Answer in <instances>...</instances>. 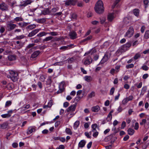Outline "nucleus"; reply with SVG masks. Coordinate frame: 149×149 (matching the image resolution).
<instances>
[{
	"label": "nucleus",
	"instance_id": "nucleus-1",
	"mask_svg": "<svg viewBox=\"0 0 149 149\" xmlns=\"http://www.w3.org/2000/svg\"><path fill=\"white\" fill-rule=\"evenodd\" d=\"M94 9L95 12L97 13L101 14L104 11V7L102 1L98 0L95 4Z\"/></svg>",
	"mask_w": 149,
	"mask_h": 149
},
{
	"label": "nucleus",
	"instance_id": "nucleus-2",
	"mask_svg": "<svg viewBox=\"0 0 149 149\" xmlns=\"http://www.w3.org/2000/svg\"><path fill=\"white\" fill-rule=\"evenodd\" d=\"M131 46V44L130 42H129L122 46L119 51L121 52H123L127 50Z\"/></svg>",
	"mask_w": 149,
	"mask_h": 149
},
{
	"label": "nucleus",
	"instance_id": "nucleus-3",
	"mask_svg": "<svg viewBox=\"0 0 149 149\" xmlns=\"http://www.w3.org/2000/svg\"><path fill=\"white\" fill-rule=\"evenodd\" d=\"M9 72L10 74L11 75L12 80L13 82L17 81L18 79L17 77L18 75V73L13 70L10 71Z\"/></svg>",
	"mask_w": 149,
	"mask_h": 149
},
{
	"label": "nucleus",
	"instance_id": "nucleus-4",
	"mask_svg": "<svg viewBox=\"0 0 149 149\" xmlns=\"http://www.w3.org/2000/svg\"><path fill=\"white\" fill-rule=\"evenodd\" d=\"M109 58V53H106L105 54L100 63L102 64H103L107 61Z\"/></svg>",
	"mask_w": 149,
	"mask_h": 149
},
{
	"label": "nucleus",
	"instance_id": "nucleus-5",
	"mask_svg": "<svg viewBox=\"0 0 149 149\" xmlns=\"http://www.w3.org/2000/svg\"><path fill=\"white\" fill-rule=\"evenodd\" d=\"M134 31L133 29H129V30L126 33L125 36L130 38L132 36L134 33Z\"/></svg>",
	"mask_w": 149,
	"mask_h": 149
},
{
	"label": "nucleus",
	"instance_id": "nucleus-6",
	"mask_svg": "<svg viewBox=\"0 0 149 149\" xmlns=\"http://www.w3.org/2000/svg\"><path fill=\"white\" fill-rule=\"evenodd\" d=\"M76 107V104H72L68 107L65 110V112L68 113L69 112L74 111H75Z\"/></svg>",
	"mask_w": 149,
	"mask_h": 149
},
{
	"label": "nucleus",
	"instance_id": "nucleus-7",
	"mask_svg": "<svg viewBox=\"0 0 149 149\" xmlns=\"http://www.w3.org/2000/svg\"><path fill=\"white\" fill-rule=\"evenodd\" d=\"M76 2V0H67L65 1V5L69 6L70 5H74Z\"/></svg>",
	"mask_w": 149,
	"mask_h": 149
},
{
	"label": "nucleus",
	"instance_id": "nucleus-8",
	"mask_svg": "<svg viewBox=\"0 0 149 149\" xmlns=\"http://www.w3.org/2000/svg\"><path fill=\"white\" fill-rule=\"evenodd\" d=\"M0 9L2 10H6L8 9V6L4 3L0 4Z\"/></svg>",
	"mask_w": 149,
	"mask_h": 149
},
{
	"label": "nucleus",
	"instance_id": "nucleus-9",
	"mask_svg": "<svg viewBox=\"0 0 149 149\" xmlns=\"http://www.w3.org/2000/svg\"><path fill=\"white\" fill-rule=\"evenodd\" d=\"M131 21L130 18H128V17H126L124 18L123 21L124 23V27H126V25L128 24H130V23Z\"/></svg>",
	"mask_w": 149,
	"mask_h": 149
},
{
	"label": "nucleus",
	"instance_id": "nucleus-10",
	"mask_svg": "<svg viewBox=\"0 0 149 149\" xmlns=\"http://www.w3.org/2000/svg\"><path fill=\"white\" fill-rule=\"evenodd\" d=\"M69 36L72 39H74L77 38L76 33L74 31L70 32L69 33Z\"/></svg>",
	"mask_w": 149,
	"mask_h": 149
},
{
	"label": "nucleus",
	"instance_id": "nucleus-11",
	"mask_svg": "<svg viewBox=\"0 0 149 149\" xmlns=\"http://www.w3.org/2000/svg\"><path fill=\"white\" fill-rule=\"evenodd\" d=\"M64 84L63 83L61 82L59 85V90L56 92L57 94L61 93L63 91Z\"/></svg>",
	"mask_w": 149,
	"mask_h": 149
},
{
	"label": "nucleus",
	"instance_id": "nucleus-12",
	"mask_svg": "<svg viewBox=\"0 0 149 149\" xmlns=\"http://www.w3.org/2000/svg\"><path fill=\"white\" fill-rule=\"evenodd\" d=\"M92 61V59L91 57L88 56L86 58L84 62V64L85 65H88L91 64Z\"/></svg>",
	"mask_w": 149,
	"mask_h": 149
},
{
	"label": "nucleus",
	"instance_id": "nucleus-13",
	"mask_svg": "<svg viewBox=\"0 0 149 149\" xmlns=\"http://www.w3.org/2000/svg\"><path fill=\"white\" fill-rule=\"evenodd\" d=\"M115 16H114L113 13H109L108 15L107 19L109 21H112L114 18Z\"/></svg>",
	"mask_w": 149,
	"mask_h": 149
},
{
	"label": "nucleus",
	"instance_id": "nucleus-14",
	"mask_svg": "<svg viewBox=\"0 0 149 149\" xmlns=\"http://www.w3.org/2000/svg\"><path fill=\"white\" fill-rule=\"evenodd\" d=\"M39 31V30L38 29H36L32 31L31 33H30L28 34V36L29 37H31L37 33Z\"/></svg>",
	"mask_w": 149,
	"mask_h": 149
},
{
	"label": "nucleus",
	"instance_id": "nucleus-15",
	"mask_svg": "<svg viewBox=\"0 0 149 149\" xmlns=\"http://www.w3.org/2000/svg\"><path fill=\"white\" fill-rule=\"evenodd\" d=\"M146 119H143L142 121L140 123V124L141 125H144V127L145 128H148L149 127V123L148 124H145L146 122Z\"/></svg>",
	"mask_w": 149,
	"mask_h": 149
},
{
	"label": "nucleus",
	"instance_id": "nucleus-16",
	"mask_svg": "<svg viewBox=\"0 0 149 149\" xmlns=\"http://www.w3.org/2000/svg\"><path fill=\"white\" fill-rule=\"evenodd\" d=\"M100 109V108L98 105L93 106L91 108V110L93 112H97Z\"/></svg>",
	"mask_w": 149,
	"mask_h": 149
},
{
	"label": "nucleus",
	"instance_id": "nucleus-17",
	"mask_svg": "<svg viewBox=\"0 0 149 149\" xmlns=\"http://www.w3.org/2000/svg\"><path fill=\"white\" fill-rule=\"evenodd\" d=\"M40 53V52L39 51H37L34 52L31 56V57L34 58L36 57Z\"/></svg>",
	"mask_w": 149,
	"mask_h": 149
},
{
	"label": "nucleus",
	"instance_id": "nucleus-18",
	"mask_svg": "<svg viewBox=\"0 0 149 149\" xmlns=\"http://www.w3.org/2000/svg\"><path fill=\"white\" fill-rule=\"evenodd\" d=\"M36 130L35 128L33 127H30L28 129L27 133L28 134H30L33 132H35Z\"/></svg>",
	"mask_w": 149,
	"mask_h": 149
},
{
	"label": "nucleus",
	"instance_id": "nucleus-19",
	"mask_svg": "<svg viewBox=\"0 0 149 149\" xmlns=\"http://www.w3.org/2000/svg\"><path fill=\"white\" fill-rule=\"evenodd\" d=\"M86 142L84 140H81L79 143L78 147L79 148H83L84 147L85 145Z\"/></svg>",
	"mask_w": 149,
	"mask_h": 149
},
{
	"label": "nucleus",
	"instance_id": "nucleus-20",
	"mask_svg": "<svg viewBox=\"0 0 149 149\" xmlns=\"http://www.w3.org/2000/svg\"><path fill=\"white\" fill-rule=\"evenodd\" d=\"M8 123L7 122L3 123L2 124L0 125V128L2 129H6L7 128Z\"/></svg>",
	"mask_w": 149,
	"mask_h": 149
},
{
	"label": "nucleus",
	"instance_id": "nucleus-21",
	"mask_svg": "<svg viewBox=\"0 0 149 149\" xmlns=\"http://www.w3.org/2000/svg\"><path fill=\"white\" fill-rule=\"evenodd\" d=\"M30 107V105L29 104H27L26 105H24L21 107L20 108V109L22 111H25L29 109Z\"/></svg>",
	"mask_w": 149,
	"mask_h": 149
},
{
	"label": "nucleus",
	"instance_id": "nucleus-22",
	"mask_svg": "<svg viewBox=\"0 0 149 149\" xmlns=\"http://www.w3.org/2000/svg\"><path fill=\"white\" fill-rule=\"evenodd\" d=\"M84 79L87 82H90L92 80V78L91 76H86L84 77Z\"/></svg>",
	"mask_w": 149,
	"mask_h": 149
},
{
	"label": "nucleus",
	"instance_id": "nucleus-23",
	"mask_svg": "<svg viewBox=\"0 0 149 149\" xmlns=\"http://www.w3.org/2000/svg\"><path fill=\"white\" fill-rule=\"evenodd\" d=\"M133 12L135 16L138 17L139 13V10L138 9L136 8L134 9Z\"/></svg>",
	"mask_w": 149,
	"mask_h": 149
},
{
	"label": "nucleus",
	"instance_id": "nucleus-24",
	"mask_svg": "<svg viewBox=\"0 0 149 149\" xmlns=\"http://www.w3.org/2000/svg\"><path fill=\"white\" fill-rule=\"evenodd\" d=\"M7 26L9 28H15L17 27L16 24L12 23H8L7 24Z\"/></svg>",
	"mask_w": 149,
	"mask_h": 149
},
{
	"label": "nucleus",
	"instance_id": "nucleus-25",
	"mask_svg": "<svg viewBox=\"0 0 149 149\" xmlns=\"http://www.w3.org/2000/svg\"><path fill=\"white\" fill-rule=\"evenodd\" d=\"M8 58L9 61H13L16 59V56L15 55H10L8 56Z\"/></svg>",
	"mask_w": 149,
	"mask_h": 149
},
{
	"label": "nucleus",
	"instance_id": "nucleus-26",
	"mask_svg": "<svg viewBox=\"0 0 149 149\" xmlns=\"http://www.w3.org/2000/svg\"><path fill=\"white\" fill-rule=\"evenodd\" d=\"M134 130L131 128H129L127 130L128 134L130 135H132L134 132Z\"/></svg>",
	"mask_w": 149,
	"mask_h": 149
},
{
	"label": "nucleus",
	"instance_id": "nucleus-27",
	"mask_svg": "<svg viewBox=\"0 0 149 149\" xmlns=\"http://www.w3.org/2000/svg\"><path fill=\"white\" fill-rule=\"evenodd\" d=\"M36 21L38 23H42L45 22V19L44 18L38 19L36 20Z\"/></svg>",
	"mask_w": 149,
	"mask_h": 149
},
{
	"label": "nucleus",
	"instance_id": "nucleus-28",
	"mask_svg": "<svg viewBox=\"0 0 149 149\" xmlns=\"http://www.w3.org/2000/svg\"><path fill=\"white\" fill-rule=\"evenodd\" d=\"M97 125L96 124H93L91 126V127L92 128V131L93 132L96 131V128L97 127Z\"/></svg>",
	"mask_w": 149,
	"mask_h": 149
},
{
	"label": "nucleus",
	"instance_id": "nucleus-29",
	"mask_svg": "<svg viewBox=\"0 0 149 149\" xmlns=\"http://www.w3.org/2000/svg\"><path fill=\"white\" fill-rule=\"evenodd\" d=\"M66 133L68 134L71 135L72 134V132L71 130L69 128H66L65 130Z\"/></svg>",
	"mask_w": 149,
	"mask_h": 149
},
{
	"label": "nucleus",
	"instance_id": "nucleus-30",
	"mask_svg": "<svg viewBox=\"0 0 149 149\" xmlns=\"http://www.w3.org/2000/svg\"><path fill=\"white\" fill-rule=\"evenodd\" d=\"M70 16L72 18L76 19L77 18V15L75 13H70Z\"/></svg>",
	"mask_w": 149,
	"mask_h": 149
},
{
	"label": "nucleus",
	"instance_id": "nucleus-31",
	"mask_svg": "<svg viewBox=\"0 0 149 149\" xmlns=\"http://www.w3.org/2000/svg\"><path fill=\"white\" fill-rule=\"evenodd\" d=\"M80 122L79 121H76L74 124V129H76L79 126Z\"/></svg>",
	"mask_w": 149,
	"mask_h": 149
},
{
	"label": "nucleus",
	"instance_id": "nucleus-32",
	"mask_svg": "<svg viewBox=\"0 0 149 149\" xmlns=\"http://www.w3.org/2000/svg\"><path fill=\"white\" fill-rule=\"evenodd\" d=\"M95 92L94 91H92L90 94L88 95V97L90 98L94 97L95 96Z\"/></svg>",
	"mask_w": 149,
	"mask_h": 149
},
{
	"label": "nucleus",
	"instance_id": "nucleus-33",
	"mask_svg": "<svg viewBox=\"0 0 149 149\" xmlns=\"http://www.w3.org/2000/svg\"><path fill=\"white\" fill-rule=\"evenodd\" d=\"M23 18L21 17H17L14 19V20L16 22L22 21L23 20Z\"/></svg>",
	"mask_w": 149,
	"mask_h": 149
},
{
	"label": "nucleus",
	"instance_id": "nucleus-34",
	"mask_svg": "<svg viewBox=\"0 0 149 149\" xmlns=\"http://www.w3.org/2000/svg\"><path fill=\"white\" fill-rule=\"evenodd\" d=\"M48 34V33H46L45 32H42L40 33L37 35V36L38 37H42V36L45 35L46 34Z\"/></svg>",
	"mask_w": 149,
	"mask_h": 149
},
{
	"label": "nucleus",
	"instance_id": "nucleus-35",
	"mask_svg": "<svg viewBox=\"0 0 149 149\" xmlns=\"http://www.w3.org/2000/svg\"><path fill=\"white\" fill-rule=\"evenodd\" d=\"M144 36L145 38L146 39L149 38V30L146 31Z\"/></svg>",
	"mask_w": 149,
	"mask_h": 149
},
{
	"label": "nucleus",
	"instance_id": "nucleus-36",
	"mask_svg": "<svg viewBox=\"0 0 149 149\" xmlns=\"http://www.w3.org/2000/svg\"><path fill=\"white\" fill-rule=\"evenodd\" d=\"M112 118V114H108L107 117L106 118V120L108 121H110Z\"/></svg>",
	"mask_w": 149,
	"mask_h": 149
},
{
	"label": "nucleus",
	"instance_id": "nucleus-37",
	"mask_svg": "<svg viewBox=\"0 0 149 149\" xmlns=\"http://www.w3.org/2000/svg\"><path fill=\"white\" fill-rule=\"evenodd\" d=\"M53 37L51 36H49L46 37L45 39L43 40V41H47L51 40L53 38Z\"/></svg>",
	"mask_w": 149,
	"mask_h": 149
},
{
	"label": "nucleus",
	"instance_id": "nucleus-38",
	"mask_svg": "<svg viewBox=\"0 0 149 149\" xmlns=\"http://www.w3.org/2000/svg\"><path fill=\"white\" fill-rule=\"evenodd\" d=\"M64 64L63 61H60L55 63L53 65H62Z\"/></svg>",
	"mask_w": 149,
	"mask_h": 149
},
{
	"label": "nucleus",
	"instance_id": "nucleus-39",
	"mask_svg": "<svg viewBox=\"0 0 149 149\" xmlns=\"http://www.w3.org/2000/svg\"><path fill=\"white\" fill-rule=\"evenodd\" d=\"M11 116V115H9V114H8V113L7 114H2L1 115V116L3 118H9V117H10Z\"/></svg>",
	"mask_w": 149,
	"mask_h": 149
},
{
	"label": "nucleus",
	"instance_id": "nucleus-40",
	"mask_svg": "<svg viewBox=\"0 0 149 149\" xmlns=\"http://www.w3.org/2000/svg\"><path fill=\"white\" fill-rule=\"evenodd\" d=\"M140 56L141 55L140 54L137 53L134 57V60H136L137 59L139 58H140Z\"/></svg>",
	"mask_w": 149,
	"mask_h": 149
},
{
	"label": "nucleus",
	"instance_id": "nucleus-41",
	"mask_svg": "<svg viewBox=\"0 0 149 149\" xmlns=\"http://www.w3.org/2000/svg\"><path fill=\"white\" fill-rule=\"evenodd\" d=\"M16 4V1H13L12 2L10 1L9 3V5H11V7H13Z\"/></svg>",
	"mask_w": 149,
	"mask_h": 149
},
{
	"label": "nucleus",
	"instance_id": "nucleus-42",
	"mask_svg": "<svg viewBox=\"0 0 149 149\" xmlns=\"http://www.w3.org/2000/svg\"><path fill=\"white\" fill-rule=\"evenodd\" d=\"M12 102L10 101H8L6 103L5 107H8L11 105Z\"/></svg>",
	"mask_w": 149,
	"mask_h": 149
},
{
	"label": "nucleus",
	"instance_id": "nucleus-43",
	"mask_svg": "<svg viewBox=\"0 0 149 149\" xmlns=\"http://www.w3.org/2000/svg\"><path fill=\"white\" fill-rule=\"evenodd\" d=\"M48 34H49L52 36H55L57 35V33L56 32H51L49 33H48Z\"/></svg>",
	"mask_w": 149,
	"mask_h": 149
},
{
	"label": "nucleus",
	"instance_id": "nucleus-44",
	"mask_svg": "<svg viewBox=\"0 0 149 149\" xmlns=\"http://www.w3.org/2000/svg\"><path fill=\"white\" fill-rule=\"evenodd\" d=\"M134 67V65L133 64H131L127 65L126 66V68L127 69L132 68Z\"/></svg>",
	"mask_w": 149,
	"mask_h": 149
},
{
	"label": "nucleus",
	"instance_id": "nucleus-45",
	"mask_svg": "<svg viewBox=\"0 0 149 149\" xmlns=\"http://www.w3.org/2000/svg\"><path fill=\"white\" fill-rule=\"evenodd\" d=\"M98 132L97 131L95 132H93V136L95 138H96L98 135Z\"/></svg>",
	"mask_w": 149,
	"mask_h": 149
},
{
	"label": "nucleus",
	"instance_id": "nucleus-46",
	"mask_svg": "<svg viewBox=\"0 0 149 149\" xmlns=\"http://www.w3.org/2000/svg\"><path fill=\"white\" fill-rule=\"evenodd\" d=\"M74 60V57H72L68 59V62L69 63H72Z\"/></svg>",
	"mask_w": 149,
	"mask_h": 149
},
{
	"label": "nucleus",
	"instance_id": "nucleus-47",
	"mask_svg": "<svg viewBox=\"0 0 149 149\" xmlns=\"http://www.w3.org/2000/svg\"><path fill=\"white\" fill-rule=\"evenodd\" d=\"M129 101L126 98H124L122 101V103L123 104H125L127 103Z\"/></svg>",
	"mask_w": 149,
	"mask_h": 149
},
{
	"label": "nucleus",
	"instance_id": "nucleus-48",
	"mask_svg": "<svg viewBox=\"0 0 149 149\" xmlns=\"http://www.w3.org/2000/svg\"><path fill=\"white\" fill-rule=\"evenodd\" d=\"M142 68L143 70L145 71H147L148 70V67L146 65H143L142 67Z\"/></svg>",
	"mask_w": 149,
	"mask_h": 149
},
{
	"label": "nucleus",
	"instance_id": "nucleus-49",
	"mask_svg": "<svg viewBox=\"0 0 149 149\" xmlns=\"http://www.w3.org/2000/svg\"><path fill=\"white\" fill-rule=\"evenodd\" d=\"M85 135L88 138L91 139V136L90 135L89 133L88 132H85Z\"/></svg>",
	"mask_w": 149,
	"mask_h": 149
},
{
	"label": "nucleus",
	"instance_id": "nucleus-50",
	"mask_svg": "<svg viewBox=\"0 0 149 149\" xmlns=\"http://www.w3.org/2000/svg\"><path fill=\"white\" fill-rule=\"evenodd\" d=\"M12 134L10 132H8L7 133L6 135V138L8 140H9V136H10Z\"/></svg>",
	"mask_w": 149,
	"mask_h": 149
},
{
	"label": "nucleus",
	"instance_id": "nucleus-51",
	"mask_svg": "<svg viewBox=\"0 0 149 149\" xmlns=\"http://www.w3.org/2000/svg\"><path fill=\"white\" fill-rule=\"evenodd\" d=\"M111 136H109L106 137L104 139L105 141L106 142L108 141L111 139Z\"/></svg>",
	"mask_w": 149,
	"mask_h": 149
},
{
	"label": "nucleus",
	"instance_id": "nucleus-52",
	"mask_svg": "<svg viewBox=\"0 0 149 149\" xmlns=\"http://www.w3.org/2000/svg\"><path fill=\"white\" fill-rule=\"evenodd\" d=\"M115 91V88L114 87H112L111 88L110 91V94L112 95L113 94Z\"/></svg>",
	"mask_w": 149,
	"mask_h": 149
},
{
	"label": "nucleus",
	"instance_id": "nucleus-53",
	"mask_svg": "<svg viewBox=\"0 0 149 149\" xmlns=\"http://www.w3.org/2000/svg\"><path fill=\"white\" fill-rule=\"evenodd\" d=\"M126 126V123L125 121H123L121 124V128L123 129Z\"/></svg>",
	"mask_w": 149,
	"mask_h": 149
},
{
	"label": "nucleus",
	"instance_id": "nucleus-54",
	"mask_svg": "<svg viewBox=\"0 0 149 149\" xmlns=\"http://www.w3.org/2000/svg\"><path fill=\"white\" fill-rule=\"evenodd\" d=\"M80 99H81V98H80V97H79L78 96V97H76L75 98L74 101V102H77L80 100Z\"/></svg>",
	"mask_w": 149,
	"mask_h": 149
},
{
	"label": "nucleus",
	"instance_id": "nucleus-55",
	"mask_svg": "<svg viewBox=\"0 0 149 149\" xmlns=\"http://www.w3.org/2000/svg\"><path fill=\"white\" fill-rule=\"evenodd\" d=\"M139 127V125L138 123L136 122L135 124L134 128L135 130H137Z\"/></svg>",
	"mask_w": 149,
	"mask_h": 149
},
{
	"label": "nucleus",
	"instance_id": "nucleus-56",
	"mask_svg": "<svg viewBox=\"0 0 149 149\" xmlns=\"http://www.w3.org/2000/svg\"><path fill=\"white\" fill-rule=\"evenodd\" d=\"M35 45V44L33 43L30 44L27 46V48L29 49L31 47H33Z\"/></svg>",
	"mask_w": 149,
	"mask_h": 149
},
{
	"label": "nucleus",
	"instance_id": "nucleus-57",
	"mask_svg": "<svg viewBox=\"0 0 149 149\" xmlns=\"http://www.w3.org/2000/svg\"><path fill=\"white\" fill-rule=\"evenodd\" d=\"M128 101H131L133 100L134 97L132 95H130L129 97L126 98Z\"/></svg>",
	"mask_w": 149,
	"mask_h": 149
},
{
	"label": "nucleus",
	"instance_id": "nucleus-58",
	"mask_svg": "<svg viewBox=\"0 0 149 149\" xmlns=\"http://www.w3.org/2000/svg\"><path fill=\"white\" fill-rule=\"evenodd\" d=\"M18 144L16 143H14L12 144V146L14 148H16L18 147Z\"/></svg>",
	"mask_w": 149,
	"mask_h": 149
},
{
	"label": "nucleus",
	"instance_id": "nucleus-59",
	"mask_svg": "<svg viewBox=\"0 0 149 149\" xmlns=\"http://www.w3.org/2000/svg\"><path fill=\"white\" fill-rule=\"evenodd\" d=\"M69 105V103L68 102H64L63 104V107H64L66 108Z\"/></svg>",
	"mask_w": 149,
	"mask_h": 149
},
{
	"label": "nucleus",
	"instance_id": "nucleus-60",
	"mask_svg": "<svg viewBox=\"0 0 149 149\" xmlns=\"http://www.w3.org/2000/svg\"><path fill=\"white\" fill-rule=\"evenodd\" d=\"M106 20L105 18H102V19H100V22L101 24H102L104 23Z\"/></svg>",
	"mask_w": 149,
	"mask_h": 149
},
{
	"label": "nucleus",
	"instance_id": "nucleus-61",
	"mask_svg": "<svg viewBox=\"0 0 149 149\" xmlns=\"http://www.w3.org/2000/svg\"><path fill=\"white\" fill-rule=\"evenodd\" d=\"M124 87L126 89H128L130 88V86L127 84H125L124 85Z\"/></svg>",
	"mask_w": 149,
	"mask_h": 149
},
{
	"label": "nucleus",
	"instance_id": "nucleus-62",
	"mask_svg": "<svg viewBox=\"0 0 149 149\" xmlns=\"http://www.w3.org/2000/svg\"><path fill=\"white\" fill-rule=\"evenodd\" d=\"M92 142L91 141L90 142H89V143L87 144V148L88 149H89L91 148L92 146Z\"/></svg>",
	"mask_w": 149,
	"mask_h": 149
},
{
	"label": "nucleus",
	"instance_id": "nucleus-63",
	"mask_svg": "<svg viewBox=\"0 0 149 149\" xmlns=\"http://www.w3.org/2000/svg\"><path fill=\"white\" fill-rule=\"evenodd\" d=\"M18 24L20 26V27H24V25H26V23L23 22H21L18 23Z\"/></svg>",
	"mask_w": 149,
	"mask_h": 149
},
{
	"label": "nucleus",
	"instance_id": "nucleus-64",
	"mask_svg": "<svg viewBox=\"0 0 149 149\" xmlns=\"http://www.w3.org/2000/svg\"><path fill=\"white\" fill-rule=\"evenodd\" d=\"M65 147L63 145H60L56 149H64Z\"/></svg>",
	"mask_w": 149,
	"mask_h": 149
}]
</instances>
